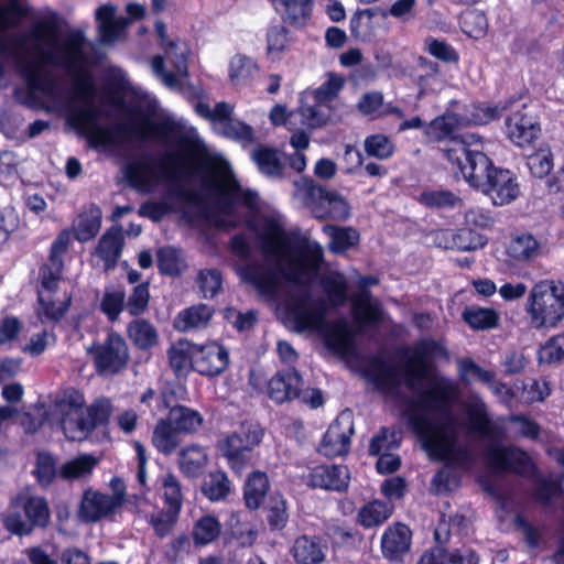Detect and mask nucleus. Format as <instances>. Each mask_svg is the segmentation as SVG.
<instances>
[{
  "instance_id": "obj_60",
  "label": "nucleus",
  "mask_w": 564,
  "mask_h": 564,
  "mask_svg": "<svg viewBox=\"0 0 564 564\" xmlns=\"http://www.w3.org/2000/svg\"><path fill=\"white\" fill-rule=\"evenodd\" d=\"M180 511L175 509H161L156 512H153L150 516V524L152 525L154 533L156 536L163 539L167 536L172 530L174 529Z\"/></svg>"
},
{
  "instance_id": "obj_58",
  "label": "nucleus",
  "mask_w": 564,
  "mask_h": 564,
  "mask_svg": "<svg viewBox=\"0 0 564 564\" xmlns=\"http://www.w3.org/2000/svg\"><path fill=\"white\" fill-rule=\"evenodd\" d=\"M126 294L122 290L106 291L99 308L108 321L116 322L126 307Z\"/></svg>"
},
{
  "instance_id": "obj_50",
  "label": "nucleus",
  "mask_w": 564,
  "mask_h": 564,
  "mask_svg": "<svg viewBox=\"0 0 564 564\" xmlns=\"http://www.w3.org/2000/svg\"><path fill=\"white\" fill-rule=\"evenodd\" d=\"M156 265L160 274L171 278L180 276L186 267L180 250L171 246L161 247L156 251Z\"/></svg>"
},
{
  "instance_id": "obj_1",
  "label": "nucleus",
  "mask_w": 564,
  "mask_h": 564,
  "mask_svg": "<svg viewBox=\"0 0 564 564\" xmlns=\"http://www.w3.org/2000/svg\"><path fill=\"white\" fill-rule=\"evenodd\" d=\"M397 355L402 361L400 368L373 357L366 375L381 392L398 389L401 378L412 390L424 381L430 383L417 400H409L404 415L429 455L446 464L434 475L433 484L438 489L451 490L452 485L458 484V478L449 465L466 458L467 451L456 447L458 432L451 415V406L458 398L457 387L437 376L435 359L446 356L447 350L434 338H421L411 347L399 348Z\"/></svg>"
},
{
  "instance_id": "obj_31",
  "label": "nucleus",
  "mask_w": 564,
  "mask_h": 564,
  "mask_svg": "<svg viewBox=\"0 0 564 564\" xmlns=\"http://www.w3.org/2000/svg\"><path fill=\"white\" fill-rule=\"evenodd\" d=\"M166 417L182 435L196 434L204 424V417L198 411L182 404L172 406Z\"/></svg>"
},
{
  "instance_id": "obj_55",
  "label": "nucleus",
  "mask_w": 564,
  "mask_h": 564,
  "mask_svg": "<svg viewBox=\"0 0 564 564\" xmlns=\"http://www.w3.org/2000/svg\"><path fill=\"white\" fill-rule=\"evenodd\" d=\"M540 365H557L564 361V332L547 338L538 350Z\"/></svg>"
},
{
  "instance_id": "obj_62",
  "label": "nucleus",
  "mask_w": 564,
  "mask_h": 564,
  "mask_svg": "<svg viewBox=\"0 0 564 564\" xmlns=\"http://www.w3.org/2000/svg\"><path fill=\"white\" fill-rule=\"evenodd\" d=\"M344 85L345 79L340 75L330 73L328 79L314 90L313 99L328 106L338 96Z\"/></svg>"
},
{
  "instance_id": "obj_22",
  "label": "nucleus",
  "mask_w": 564,
  "mask_h": 564,
  "mask_svg": "<svg viewBox=\"0 0 564 564\" xmlns=\"http://www.w3.org/2000/svg\"><path fill=\"white\" fill-rule=\"evenodd\" d=\"M113 413V403L110 398H96L89 405H85L82 419L76 429V441L87 440L97 429L107 427Z\"/></svg>"
},
{
  "instance_id": "obj_63",
  "label": "nucleus",
  "mask_w": 564,
  "mask_h": 564,
  "mask_svg": "<svg viewBox=\"0 0 564 564\" xmlns=\"http://www.w3.org/2000/svg\"><path fill=\"white\" fill-rule=\"evenodd\" d=\"M364 145L369 156L380 160L389 159L394 152V145L389 137L381 133L368 135Z\"/></svg>"
},
{
  "instance_id": "obj_48",
  "label": "nucleus",
  "mask_w": 564,
  "mask_h": 564,
  "mask_svg": "<svg viewBox=\"0 0 564 564\" xmlns=\"http://www.w3.org/2000/svg\"><path fill=\"white\" fill-rule=\"evenodd\" d=\"M258 72V64L249 56L237 54L230 59L229 78L235 86L248 85Z\"/></svg>"
},
{
  "instance_id": "obj_42",
  "label": "nucleus",
  "mask_w": 564,
  "mask_h": 564,
  "mask_svg": "<svg viewBox=\"0 0 564 564\" xmlns=\"http://www.w3.org/2000/svg\"><path fill=\"white\" fill-rule=\"evenodd\" d=\"M232 482L226 471L217 469L210 471L202 484L204 497L212 502L226 500L231 494Z\"/></svg>"
},
{
  "instance_id": "obj_39",
  "label": "nucleus",
  "mask_w": 564,
  "mask_h": 564,
  "mask_svg": "<svg viewBox=\"0 0 564 564\" xmlns=\"http://www.w3.org/2000/svg\"><path fill=\"white\" fill-rule=\"evenodd\" d=\"M32 475L42 489L50 488L59 477V468L57 467L55 455L48 451H37Z\"/></svg>"
},
{
  "instance_id": "obj_32",
  "label": "nucleus",
  "mask_w": 564,
  "mask_h": 564,
  "mask_svg": "<svg viewBox=\"0 0 564 564\" xmlns=\"http://www.w3.org/2000/svg\"><path fill=\"white\" fill-rule=\"evenodd\" d=\"M127 335L138 350L149 351L159 344V333L150 321L137 318L127 327Z\"/></svg>"
},
{
  "instance_id": "obj_53",
  "label": "nucleus",
  "mask_w": 564,
  "mask_h": 564,
  "mask_svg": "<svg viewBox=\"0 0 564 564\" xmlns=\"http://www.w3.org/2000/svg\"><path fill=\"white\" fill-rule=\"evenodd\" d=\"M297 111L301 115L302 122L312 129L322 128L329 121V106L319 104L315 99H313V104L301 100Z\"/></svg>"
},
{
  "instance_id": "obj_36",
  "label": "nucleus",
  "mask_w": 564,
  "mask_h": 564,
  "mask_svg": "<svg viewBox=\"0 0 564 564\" xmlns=\"http://www.w3.org/2000/svg\"><path fill=\"white\" fill-rule=\"evenodd\" d=\"M394 506L379 499L364 505L357 513V522L365 529L383 524L393 513Z\"/></svg>"
},
{
  "instance_id": "obj_23",
  "label": "nucleus",
  "mask_w": 564,
  "mask_h": 564,
  "mask_svg": "<svg viewBox=\"0 0 564 564\" xmlns=\"http://www.w3.org/2000/svg\"><path fill=\"white\" fill-rule=\"evenodd\" d=\"M303 383L301 373L294 367L284 368L267 382V394L276 404L290 402L300 398Z\"/></svg>"
},
{
  "instance_id": "obj_8",
  "label": "nucleus",
  "mask_w": 564,
  "mask_h": 564,
  "mask_svg": "<svg viewBox=\"0 0 564 564\" xmlns=\"http://www.w3.org/2000/svg\"><path fill=\"white\" fill-rule=\"evenodd\" d=\"M326 299L313 297L310 291L292 296L286 302V314L297 332H318L325 326L328 310L344 306L349 299L347 278L333 271L321 279Z\"/></svg>"
},
{
  "instance_id": "obj_21",
  "label": "nucleus",
  "mask_w": 564,
  "mask_h": 564,
  "mask_svg": "<svg viewBox=\"0 0 564 564\" xmlns=\"http://www.w3.org/2000/svg\"><path fill=\"white\" fill-rule=\"evenodd\" d=\"M350 474L348 467L338 464H321L310 468L307 486L313 489L344 492L348 489Z\"/></svg>"
},
{
  "instance_id": "obj_28",
  "label": "nucleus",
  "mask_w": 564,
  "mask_h": 564,
  "mask_svg": "<svg viewBox=\"0 0 564 564\" xmlns=\"http://www.w3.org/2000/svg\"><path fill=\"white\" fill-rule=\"evenodd\" d=\"M270 481L265 471L252 470L242 485V501L247 510L257 511L265 502Z\"/></svg>"
},
{
  "instance_id": "obj_35",
  "label": "nucleus",
  "mask_w": 564,
  "mask_h": 564,
  "mask_svg": "<svg viewBox=\"0 0 564 564\" xmlns=\"http://www.w3.org/2000/svg\"><path fill=\"white\" fill-rule=\"evenodd\" d=\"M225 539L228 542L236 541L242 547L251 546L257 539V532L249 522L242 520L240 511H231L225 522Z\"/></svg>"
},
{
  "instance_id": "obj_56",
  "label": "nucleus",
  "mask_w": 564,
  "mask_h": 564,
  "mask_svg": "<svg viewBox=\"0 0 564 564\" xmlns=\"http://www.w3.org/2000/svg\"><path fill=\"white\" fill-rule=\"evenodd\" d=\"M329 249L335 253H344L359 243L360 235L352 227H330Z\"/></svg>"
},
{
  "instance_id": "obj_41",
  "label": "nucleus",
  "mask_w": 564,
  "mask_h": 564,
  "mask_svg": "<svg viewBox=\"0 0 564 564\" xmlns=\"http://www.w3.org/2000/svg\"><path fill=\"white\" fill-rule=\"evenodd\" d=\"M459 371L462 378L470 375L477 378L480 382L486 384H496L495 392L501 393L503 391L506 399L511 400L514 398V391L511 387L503 382H496V373L492 370H487L476 364L471 358H465L459 362Z\"/></svg>"
},
{
  "instance_id": "obj_29",
  "label": "nucleus",
  "mask_w": 564,
  "mask_h": 564,
  "mask_svg": "<svg viewBox=\"0 0 564 564\" xmlns=\"http://www.w3.org/2000/svg\"><path fill=\"white\" fill-rule=\"evenodd\" d=\"M124 238L121 228L111 227L107 229L100 237L96 253L104 261L106 270L116 267L121 256Z\"/></svg>"
},
{
  "instance_id": "obj_61",
  "label": "nucleus",
  "mask_w": 564,
  "mask_h": 564,
  "mask_svg": "<svg viewBox=\"0 0 564 564\" xmlns=\"http://www.w3.org/2000/svg\"><path fill=\"white\" fill-rule=\"evenodd\" d=\"M197 283L205 299L215 297L223 286V275L218 269H203L198 272Z\"/></svg>"
},
{
  "instance_id": "obj_47",
  "label": "nucleus",
  "mask_w": 564,
  "mask_h": 564,
  "mask_svg": "<svg viewBox=\"0 0 564 564\" xmlns=\"http://www.w3.org/2000/svg\"><path fill=\"white\" fill-rule=\"evenodd\" d=\"M419 204L431 209H454L463 199L449 189H425L417 197Z\"/></svg>"
},
{
  "instance_id": "obj_10",
  "label": "nucleus",
  "mask_w": 564,
  "mask_h": 564,
  "mask_svg": "<svg viewBox=\"0 0 564 564\" xmlns=\"http://www.w3.org/2000/svg\"><path fill=\"white\" fill-rule=\"evenodd\" d=\"M525 312L535 329L556 327L564 318V282L541 280L530 290Z\"/></svg>"
},
{
  "instance_id": "obj_13",
  "label": "nucleus",
  "mask_w": 564,
  "mask_h": 564,
  "mask_svg": "<svg viewBox=\"0 0 564 564\" xmlns=\"http://www.w3.org/2000/svg\"><path fill=\"white\" fill-rule=\"evenodd\" d=\"M95 371L100 377H115L127 369L130 352L124 337L109 330L102 341H94L88 349Z\"/></svg>"
},
{
  "instance_id": "obj_26",
  "label": "nucleus",
  "mask_w": 564,
  "mask_h": 564,
  "mask_svg": "<svg viewBox=\"0 0 564 564\" xmlns=\"http://www.w3.org/2000/svg\"><path fill=\"white\" fill-rule=\"evenodd\" d=\"M327 543L319 535L301 534L290 550L296 564H322L326 558Z\"/></svg>"
},
{
  "instance_id": "obj_17",
  "label": "nucleus",
  "mask_w": 564,
  "mask_h": 564,
  "mask_svg": "<svg viewBox=\"0 0 564 564\" xmlns=\"http://www.w3.org/2000/svg\"><path fill=\"white\" fill-rule=\"evenodd\" d=\"M506 133L511 142L520 148L532 145L540 137L541 126L535 107H522L506 119Z\"/></svg>"
},
{
  "instance_id": "obj_43",
  "label": "nucleus",
  "mask_w": 564,
  "mask_h": 564,
  "mask_svg": "<svg viewBox=\"0 0 564 564\" xmlns=\"http://www.w3.org/2000/svg\"><path fill=\"white\" fill-rule=\"evenodd\" d=\"M462 318L474 330H488L499 325V314L492 307L466 306Z\"/></svg>"
},
{
  "instance_id": "obj_9",
  "label": "nucleus",
  "mask_w": 564,
  "mask_h": 564,
  "mask_svg": "<svg viewBox=\"0 0 564 564\" xmlns=\"http://www.w3.org/2000/svg\"><path fill=\"white\" fill-rule=\"evenodd\" d=\"M73 89L75 88L73 87ZM96 91L98 90L96 89ZM74 94L82 101V105L72 106L67 109L66 121L79 135L87 139L93 149L124 142L120 123L109 128L98 124L100 111L93 104L97 93L91 97H82L76 90H74Z\"/></svg>"
},
{
  "instance_id": "obj_54",
  "label": "nucleus",
  "mask_w": 564,
  "mask_h": 564,
  "mask_svg": "<svg viewBox=\"0 0 564 564\" xmlns=\"http://www.w3.org/2000/svg\"><path fill=\"white\" fill-rule=\"evenodd\" d=\"M460 29L470 39L479 40L486 36L488 19L480 10H467L460 17Z\"/></svg>"
},
{
  "instance_id": "obj_12",
  "label": "nucleus",
  "mask_w": 564,
  "mask_h": 564,
  "mask_svg": "<svg viewBox=\"0 0 564 564\" xmlns=\"http://www.w3.org/2000/svg\"><path fill=\"white\" fill-rule=\"evenodd\" d=\"M11 505L17 511L3 520L7 531L17 536H28L35 529L45 530L51 523V509L45 497L19 492Z\"/></svg>"
},
{
  "instance_id": "obj_24",
  "label": "nucleus",
  "mask_w": 564,
  "mask_h": 564,
  "mask_svg": "<svg viewBox=\"0 0 564 564\" xmlns=\"http://www.w3.org/2000/svg\"><path fill=\"white\" fill-rule=\"evenodd\" d=\"M411 543L412 532L409 525L395 522L389 525L381 536L382 556L390 562L402 561L403 556L410 551Z\"/></svg>"
},
{
  "instance_id": "obj_33",
  "label": "nucleus",
  "mask_w": 564,
  "mask_h": 564,
  "mask_svg": "<svg viewBox=\"0 0 564 564\" xmlns=\"http://www.w3.org/2000/svg\"><path fill=\"white\" fill-rule=\"evenodd\" d=\"M324 336L325 345L336 351H344L354 344V333L345 318H338L319 330Z\"/></svg>"
},
{
  "instance_id": "obj_5",
  "label": "nucleus",
  "mask_w": 564,
  "mask_h": 564,
  "mask_svg": "<svg viewBox=\"0 0 564 564\" xmlns=\"http://www.w3.org/2000/svg\"><path fill=\"white\" fill-rule=\"evenodd\" d=\"M178 151L169 153L162 159H156L147 153L137 160L128 162L123 166V176L128 184L135 189L145 188L158 175V172L169 178L171 186L169 187V195L182 199L189 204L198 205L203 202V196L199 192L185 188L181 180L183 176L194 178L196 175H189L188 171L197 166L185 158L182 148L178 145Z\"/></svg>"
},
{
  "instance_id": "obj_25",
  "label": "nucleus",
  "mask_w": 564,
  "mask_h": 564,
  "mask_svg": "<svg viewBox=\"0 0 564 564\" xmlns=\"http://www.w3.org/2000/svg\"><path fill=\"white\" fill-rule=\"evenodd\" d=\"M119 503L113 496L87 489L83 494L78 514L83 522L95 523L115 512Z\"/></svg>"
},
{
  "instance_id": "obj_52",
  "label": "nucleus",
  "mask_w": 564,
  "mask_h": 564,
  "mask_svg": "<svg viewBox=\"0 0 564 564\" xmlns=\"http://www.w3.org/2000/svg\"><path fill=\"white\" fill-rule=\"evenodd\" d=\"M540 243L532 234L525 232L513 237L508 247V254L517 261H525L539 254Z\"/></svg>"
},
{
  "instance_id": "obj_64",
  "label": "nucleus",
  "mask_w": 564,
  "mask_h": 564,
  "mask_svg": "<svg viewBox=\"0 0 564 564\" xmlns=\"http://www.w3.org/2000/svg\"><path fill=\"white\" fill-rule=\"evenodd\" d=\"M289 43V30L282 24L271 25L267 31V52L280 57Z\"/></svg>"
},
{
  "instance_id": "obj_11",
  "label": "nucleus",
  "mask_w": 564,
  "mask_h": 564,
  "mask_svg": "<svg viewBox=\"0 0 564 564\" xmlns=\"http://www.w3.org/2000/svg\"><path fill=\"white\" fill-rule=\"evenodd\" d=\"M263 437L264 429L258 422H242L238 431L218 442L221 457L237 477H241L253 465V451Z\"/></svg>"
},
{
  "instance_id": "obj_7",
  "label": "nucleus",
  "mask_w": 564,
  "mask_h": 564,
  "mask_svg": "<svg viewBox=\"0 0 564 564\" xmlns=\"http://www.w3.org/2000/svg\"><path fill=\"white\" fill-rule=\"evenodd\" d=\"M128 83L122 75L107 76L102 83V98L113 107H122L128 113L124 122H120L124 141H175L184 134L180 132L178 124L171 118L153 119L140 106L128 107L124 102V93Z\"/></svg>"
},
{
  "instance_id": "obj_18",
  "label": "nucleus",
  "mask_w": 564,
  "mask_h": 564,
  "mask_svg": "<svg viewBox=\"0 0 564 564\" xmlns=\"http://www.w3.org/2000/svg\"><path fill=\"white\" fill-rule=\"evenodd\" d=\"M306 193L308 198L315 204L313 212L317 218L345 220L349 217L350 206L337 192L328 191L325 186L310 180Z\"/></svg>"
},
{
  "instance_id": "obj_15",
  "label": "nucleus",
  "mask_w": 564,
  "mask_h": 564,
  "mask_svg": "<svg viewBox=\"0 0 564 564\" xmlns=\"http://www.w3.org/2000/svg\"><path fill=\"white\" fill-rule=\"evenodd\" d=\"M86 405L84 392L75 387L59 391L52 402V415L56 417L67 440L76 441L77 422Z\"/></svg>"
},
{
  "instance_id": "obj_20",
  "label": "nucleus",
  "mask_w": 564,
  "mask_h": 564,
  "mask_svg": "<svg viewBox=\"0 0 564 564\" xmlns=\"http://www.w3.org/2000/svg\"><path fill=\"white\" fill-rule=\"evenodd\" d=\"M193 370L205 377L221 375L229 365V352L218 343L193 347Z\"/></svg>"
},
{
  "instance_id": "obj_45",
  "label": "nucleus",
  "mask_w": 564,
  "mask_h": 564,
  "mask_svg": "<svg viewBox=\"0 0 564 564\" xmlns=\"http://www.w3.org/2000/svg\"><path fill=\"white\" fill-rule=\"evenodd\" d=\"M563 491L562 479L540 477L535 479L530 497L543 507H552L555 500L563 495Z\"/></svg>"
},
{
  "instance_id": "obj_16",
  "label": "nucleus",
  "mask_w": 564,
  "mask_h": 564,
  "mask_svg": "<svg viewBox=\"0 0 564 564\" xmlns=\"http://www.w3.org/2000/svg\"><path fill=\"white\" fill-rule=\"evenodd\" d=\"M73 243L70 229L61 230L51 243L47 261L40 267L39 275L41 285L48 292H55L64 272V258Z\"/></svg>"
},
{
  "instance_id": "obj_38",
  "label": "nucleus",
  "mask_w": 564,
  "mask_h": 564,
  "mask_svg": "<svg viewBox=\"0 0 564 564\" xmlns=\"http://www.w3.org/2000/svg\"><path fill=\"white\" fill-rule=\"evenodd\" d=\"M102 212L96 203H90L85 208L77 219L75 227V239L80 242H86L94 239L101 227Z\"/></svg>"
},
{
  "instance_id": "obj_51",
  "label": "nucleus",
  "mask_w": 564,
  "mask_h": 564,
  "mask_svg": "<svg viewBox=\"0 0 564 564\" xmlns=\"http://www.w3.org/2000/svg\"><path fill=\"white\" fill-rule=\"evenodd\" d=\"M98 459L90 454L79 455L70 460L65 462L59 467V478L63 480H74L85 477L94 470Z\"/></svg>"
},
{
  "instance_id": "obj_6",
  "label": "nucleus",
  "mask_w": 564,
  "mask_h": 564,
  "mask_svg": "<svg viewBox=\"0 0 564 564\" xmlns=\"http://www.w3.org/2000/svg\"><path fill=\"white\" fill-rule=\"evenodd\" d=\"M185 158L196 162L197 166L188 171L189 175L200 177L203 189L217 198V203L225 210L235 204L249 209L258 208V194L250 189H242L232 176H221L213 163L205 145L196 138L183 135L177 140Z\"/></svg>"
},
{
  "instance_id": "obj_4",
  "label": "nucleus",
  "mask_w": 564,
  "mask_h": 564,
  "mask_svg": "<svg viewBox=\"0 0 564 564\" xmlns=\"http://www.w3.org/2000/svg\"><path fill=\"white\" fill-rule=\"evenodd\" d=\"M444 158L466 183L487 195L495 206H505L520 195V183L514 172L495 165L482 151L471 149L462 140H451L444 150Z\"/></svg>"
},
{
  "instance_id": "obj_44",
  "label": "nucleus",
  "mask_w": 564,
  "mask_h": 564,
  "mask_svg": "<svg viewBox=\"0 0 564 564\" xmlns=\"http://www.w3.org/2000/svg\"><path fill=\"white\" fill-rule=\"evenodd\" d=\"M213 316L212 310L205 305H194L182 310L174 319V326L180 332L206 326Z\"/></svg>"
},
{
  "instance_id": "obj_19",
  "label": "nucleus",
  "mask_w": 564,
  "mask_h": 564,
  "mask_svg": "<svg viewBox=\"0 0 564 564\" xmlns=\"http://www.w3.org/2000/svg\"><path fill=\"white\" fill-rule=\"evenodd\" d=\"M352 434L354 422L350 416L344 413L338 415L324 433L318 444V453L328 458L347 455Z\"/></svg>"
},
{
  "instance_id": "obj_27",
  "label": "nucleus",
  "mask_w": 564,
  "mask_h": 564,
  "mask_svg": "<svg viewBox=\"0 0 564 564\" xmlns=\"http://www.w3.org/2000/svg\"><path fill=\"white\" fill-rule=\"evenodd\" d=\"M351 302V316L359 330L365 327L378 326L383 318V312L378 303L371 302V294L368 290L354 294L348 299Z\"/></svg>"
},
{
  "instance_id": "obj_2",
  "label": "nucleus",
  "mask_w": 564,
  "mask_h": 564,
  "mask_svg": "<svg viewBox=\"0 0 564 564\" xmlns=\"http://www.w3.org/2000/svg\"><path fill=\"white\" fill-rule=\"evenodd\" d=\"M62 23L57 13H52L33 23L23 35L0 33V57H8L15 48L29 50L30 57L18 54L17 68L26 83L28 94L24 105L33 107L39 102L36 93L54 97L57 83L45 65L63 67L73 77L75 90L82 97H91L96 93L93 74L84 67L86 37L80 30L67 33L58 44Z\"/></svg>"
},
{
  "instance_id": "obj_40",
  "label": "nucleus",
  "mask_w": 564,
  "mask_h": 564,
  "mask_svg": "<svg viewBox=\"0 0 564 564\" xmlns=\"http://www.w3.org/2000/svg\"><path fill=\"white\" fill-rule=\"evenodd\" d=\"M223 525L214 514H204L193 525L191 536L197 547L215 542L221 534Z\"/></svg>"
},
{
  "instance_id": "obj_34",
  "label": "nucleus",
  "mask_w": 564,
  "mask_h": 564,
  "mask_svg": "<svg viewBox=\"0 0 564 564\" xmlns=\"http://www.w3.org/2000/svg\"><path fill=\"white\" fill-rule=\"evenodd\" d=\"M181 435L167 417H162L153 429L152 444L161 454L171 455L181 445Z\"/></svg>"
},
{
  "instance_id": "obj_30",
  "label": "nucleus",
  "mask_w": 564,
  "mask_h": 564,
  "mask_svg": "<svg viewBox=\"0 0 564 564\" xmlns=\"http://www.w3.org/2000/svg\"><path fill=\"white\" fill-rule=\"evenodd\" d=\"M467 429L470 434L491 441H500L502 437V431L491 421L484 404L473 405L467 410Z\"/></svg>"
},
{
  "instance_id": "obj_57",
  "label": "nucleus",
  "mask_w": 564,
  "mask_h": 564,
  "mask_svg": "<svg viewBox=\"0 0 564 564\" xmlns=\"http://www.w3.org/2000/svg\"><path fill=\"white\" fill-rule=\"evenodd\" d=\"M452 241L453 248L459 251H470L484 248L488 239L485 235L465 225V227L457 229L453 235Z\"/></svg>"
},
{
  "instance_id": "obj_3",
  "label": "nucleus",
  "mask_w": 564,
  "mask_h": 564,
  "mask_svg": "<svg viewBox=\"0 0 564 564\" xmlns=\"http://www.w3.org/2000/svg\"><path fill=\"white\" fill-rule=\"evenodd\" d=\"M259 241L265 260H282L297 254V258L286 267H272L265 262L252 261L241 269L245 281L267 297L278 293L282 280L294 284L307 283L324 261L323 249L318 243L307 245L297 231H286L275 219L267 220L259 235Z\"/></svg>"
},
{
  "instance_id": "obj_46",
  "label": "nucleus",
  "mask_w": 564,
  "mask_h": 564,
  "mask_svg": "<svg viewBox=\"0 0 564 564\" xmlns=\"http://www.w3.org/2000/svg\"><path fill=\"white\" fill-rule=\"evenodd\" d=\"M252 160L260 172L268 176H281L283 173L284 165L280 152L274 148L258 145L252 151Z\"/></svg>"
},
{
  "instance_id": "obj_49",
  "label": "nucleus",
  "mask_w": 564,
  "mask_h": 564,
  "mask_svg": "<svg viewBox=\"0 0 564 564\" xmlns=\"http://www.w3.org/2000/svg\"><path fill=\"white\" fill-rule=\"evenodd\" d=\"M284 8L283 21L294 28H304L312 15L313 0H280Z\"/></svg>"
},
{
  "instance_id": "obj_37",
  "label": "nucleus",
  "mask_w": 564,
  "mask_h": 564,
  "mask_svg": "<svg viewBox=\"0 0 564 564\" xmlns=\"http://www.w3.org/2000/svg\"><path fill=\"white\" fill-rule=\"evenodd\" d=\"M181 471L188 478H197L204 474L208 455L203 446L188 445L183 448L178 456Z\"/></svg>"
},
{
  "instance_id": "obj_59",
  "label": "nucleus",
  "mask_w": 564,
  "mask_h": 564,
  "mask_svg": "<svg viewBox=\"0 0 564 564\" xmlns=\"http://www.w3.org/2000/svg\"><path fill=\"white\" fill-rule=\"evenodd\" d=\"M150 301V283L142 282L133 286L131 294L126 302V308L131 316L142 315Z\"/></svg>"
},
{
  "instance_id": "obj_14",
  "label": "nucleus",
  "mask_w": 564,
  "mask_h": 564,
  "mask_svg": "<svg viewBox=\"0 0 564 564\" xmlns=\"http://www.w3.org/2000/svg\"><path fill=\"white\" fill-rule=\"evenodd\" d=\"M485 459L489 468L527 477L538 471V467L527 451L513 445H488Z\"/></svg>"
}]
</instances>
